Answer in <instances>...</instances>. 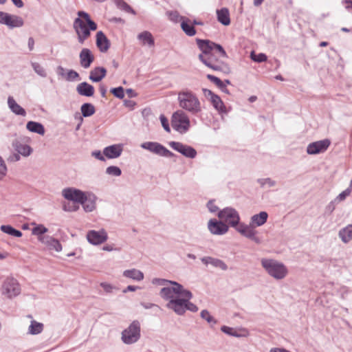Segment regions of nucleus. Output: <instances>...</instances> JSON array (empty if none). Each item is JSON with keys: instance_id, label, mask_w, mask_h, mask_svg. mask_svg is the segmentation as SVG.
I'll list each match as a JSON object with an SVG mask.
<instances>
[{"instance_id": "a211bd4d", "label": "nucleus", "mask_w": 352, "mask_h": 352, "mask_svg": "<svg viewBox=\"0 0 352 352\" xmlns=\"http://www.w3.org/2000/svg\"><path fill=\"white\" fill-rule=\"evenodd\" d=\"M123 146L120 144H112L103 149V155L108 159L119 157L122 153Z\"/></svg>"}, {"instance_id": "58836bf2", "label": "nucleus", "mask_w": 352, "mask_h": 352, "mask_svg": "<svg viewBox=\"0 0 352 352\" xmlns=\"http://www.w3.org/2000/svg\"><path fill=\"white\" fill-rule=\"evenodd\" d=\"M0 230L3 233L15 237H21L23 235L21 231L14 228L13 226L10 225H2L0 227Z\"/></svg>"}, {"instance_id": "2eb2a0df", "label": "nucleus", "mask_w": 352, "mask_h": 352, "mask_svg": "<svg viewBox=\"0 0 352 352\" xmlns=\"http://www.w3.org/2000/svg\"><path fill=\"white\" fill-rule=\"evenodd\" d=\"M330 144L331 141L329 139L311 142L309 144L307 147V153L309 155H316L324 153L327 150Z\"/></svg>"}, {"instance_id": "3c124183", "label": "nucleus", "mask_w": 352, "mask_h": 352, "mask_svg": "<svg viewBox=\"0 0 352 352\" xmlns=\"http://www.w3.org/2000/svg\"><path fill=\"white\" fill-rule=\"evenodd\" d=\"M65 79L67 81H74L76 80H79V74L73 69H69L65 76Z\"/></svg>"}, {"instance_id": "c9c22d12", "label": "nucleus", "mask_w": 352, "mask_h": 352, "mask_svg": "<svg viewBox=\"0 0 352 352\" xmlns=\"http://www.w3.org/2000/svg\"><path fill=\"white\" fill-rule=\"evenodd\" d=\"M123 276L126 278H129L137 281H140L144 279L143 272L134 268L124 270L123 272Z\"/></svg>"}, {"instance_id": "f03ea898", "label": "nucleus", "mask_w": 352, "mask_h": 352, "mask_svg": "<svg viewBox=\"0 0 352 352\" xmlns=\"http://www.w3.org/2000/svg\"><path fill=\"white\" fill-rule=\"evenodd\" d=\"M192 298V292L190 290L185 291L182 298L178 297L170 303H167L166 307L179 316L184 315L186 310L197 312V306L190 301Z\"/></svg>"}, {"instance_id": "c03bdc74", "label": "nucleus", "mask_w": 352, "mask_h": 352, "mask_svg": "<svg viewBox=\"0 0 352 352\" xmlns=\"http://www.w3.org/2000/svg\"><path fill=\"white\" fill-rule=\"evenodd\" d=\"M106 173L109 175L119 177L122 174V170L117 166H109L106 168Z\"/></svg>"}, {"instance_id": "f704fd0d", "label": "nucleus", "mask_w": 352, "mask_h": 352, "mask_svg": "<svg viewBox=\"0 0 352 352\" xmlns=\"http://www.w3.org/2000/svg\"><path fill=\"white\" fill-rule=\"evenodd\" d=\"M26 129L34 133H37L38 135H44L45 133V128L44 126L38 122L35 121H29L26 124Z\"/></svg>"}, {"instance_id": "864d4df0", "label": "nucleus", "mask_w": 352, "mask_h": 352, "mask_svg": "<svg viewBox=\"0 0 352 352\" xmlns=\"http://www.w3.org/2000/svg\"><path fill=\"white\" fill-rule=\"evenodd\" d=\"M257 182L261 186V187H263L265 185H268L270 187H272L276 185V182L269 177L258 179Z\"/></svg>"}, {"instance_id": "6ab92c4d", "label": "nucleus", "mask_w": 352, "mask_h": 352, "mask_svg": "<svg viewBox=\"0 0 352 352\" xmlns=\"http://www.w3.org/2000/svg\"><path fill=\"white\" fill-rule=\"evenodd\" d=\"M80 65L89 68L94 60V56L89 48H82L79 54Z\"/></svg>"}, {"instance_id": "4468645a", "label": "nucleus", "mask_w": 352, "mask_h": 352, "mask_svg": "<svg viewBox=\"0 0 352 352\" xmlns=\"http://www.w3.org/2000/svg\"><path fill=\"white\" fill-rule=\"evenodd\" d=\"M254 228L252 224L246 225L243 223H240L234 229L243 236L258 244L261 243V239L256 236V231L254 230Z\"/></svg>"}, {"instance_id": "0eeeda50", "label": "nucleus", "mask_w": 352, "mask_h": 352, "mask_svg": "<svg viewBox=\"0 0 352 352\" xmlns=\"http://www.w3.org/2000/svg\"><path fill=\"white\" fill-rule=\"evenodd\" d=\"M171 124L175 131L184 134L188 131L190 122L186 113L182 110H177L172 116Z\"/></svg>"}, {"instance_id": "0e129e2a", "label": "nucleus", "mask_w": 352, "mask_h": 352, "mask_svg": "<svg viewBox=\"0 0 352 352\" xmlns=\"http://www.w3.org/2000/svg\"><path fill=\"white\" fill-rule=\"evenodd\" d=\"M91 155L98 159L100 161L104 162L105 161L104 155L103 153H102L100 151H94L91 153Z\"/></svg>"}, {"instance_id": "7ed1b4c3", "label": "nucleus", "mask_w": 352, "mask_h": 352, "mask_svg": "<svg viewBox=\"0 0 352 352\" xmlns=\"http://www.w3.org/2000/svg\"><path fill=\"white\" fill-rule=\"evenodd\" d=\"M177 100L179 107L192 115H197L201 111L199 98L190 91L179 92Z\"/></svg>"}, {"instance_id": "5701e85b", "label": "nucleus", "mask_w": 352, "mask_h": 352, "mask_svg": "<svg viewBox=\"0 0 352 352\" xmlns=\"http://www.w3.org/2000/svg\"><path fill=\"white\" fill-rule=\"evenodd\" d=\"M107 75V69L104 67H96L89 73V79L93 82H100Z\"/></svg>"}, {"instance_id": "4be33fe9", "label": "nucleus", "mask_w": 352, "mask_h": 352, "mask_svg": "<svg viewBox=\"0 0 352 352\" xmlns=\"http://www.w3.org/2000/svg\"><path fill=\"white\" fill-rule=\"evenodd\" d=\"M76 91L82 96L92 97L94 95L95 89L92 85L82 82L77 85Z\"/></svg>"}, {"instance_id": "b1692460", "label": "nucleus", "mask_w": 352, "mask_h": 352, "mask_svg": "<svg viewBox=\"0 0 352 352\" xmlns=\"http://www.w3.org/2000/svg\"><path fill=\"white\" fill-rule=\"evenodd\" d=\"M201 261L206 265L210 264L213 267L220 268L222 270H228V265L223 261L221 259L214 258L212 256H204L201 258Z\"/></svg>"}, {"instance_id": "a18cd8bd", "label": "nucleus", "mask_w": 352, "mask_h": 352, "mask_svg": "<svg viewBox=\"0 0 352 352\" xmlns=\"http://www.w3.org/2000/svg\"><path fill=\"white\" fill-rule=\"evenodd\" d=\"M32 67L34 71L38 76H40L41 77H46L47 76V73H46L45 69L39 63H32Z\"/></svg>"}, {"instance_id": "4c0bfd02", "label": "nucleus", "mask_w": 352, "mask_h": 352, "mask_svg": "<svg viewBox=\"0 0 352 352\" xmlns=\"http://www.w3.org/2000/svg\"><path fill=\"white\" fill-rule=\"evenodd\" d=\"M82 116L85 118L93 116L96 112L94 105L90 102L83 103L80 107Z\"/></svg>"}, {"instance_id": "338daca9", "label": "nucleus", "mask_w": 352, "mask_h": 352, "mask_svg": "<svg viewBox=\"0 0 352 352\" xmlns=\"http://www.w3.org/2000/svg\"><path fill=\"white\" fill-rule=\"evenodd\" d=\"M202 91H203V93H204V96L206 98H213V96H216L217 95L216 94L212 92L211 90L208 89L206 88L202 89Z\"/></svg>"}, {"instance_id": "ddd939ff", "label": "nucleus", "mask_w": 352, "mask_h": 352, "mask_svg": "<svg viewBox=\"0 0 352 352\" xmlns=\"http://www.w3.org/2000/svg\"><path fill=\"white\" fill-rule=\"evenodd\" d=\"M63 197L74 203L82 204L85 200V192L75 188H66L62 191Z\"/></svg>"}, {"instance_id": "cd10ccee", "label": "nucleus", "mask_w": 352, "mask_h": 352, "mask_svg": "<svg viewBox=\"0 0 352 352\" xmlns=\"http://www.w3.org/2000/svg\"><path fill=\"white\" fill-rule=\"evenodd\" d=\"M39 240L46 244L50 250H54L56 252L62 250V245L58 240L49 236H45L42 238L39 237Z\"/></svg>"}, {"instance_id": "dca6fc26", "label": "nucleus", "mask_w": 352, "mask_h": 352, "mask_svg": "<svg viewBox=\"0 0 352 352\" xmlns=\"http://www.w3.org/2000/svg\"><path fill=\"white\" fill-rule=\"evenodd\" d=\"M87 239L89 243L97 245L105 242L108 239V236L104 229H101L99 231L91 230L87 232Z\"/></svg>"}, {"instance_id": "473e14b6", "label": "nucleus", "mask_w": 352, "mask_h": 352, "mask_svg": "<svg viewBox=\"0 0 352 352\" xmlns=\"http://www.w3.org/2000/svg\"><path fill=\"white\" fill-rule=\"evenodd\" d=\"M217 16L218 21L222 25L227 26L230 24V13L227 8L217 10Z\"/></svg>"}, {"instance_id": "9b49d317", "label": "nucleus", "mask_w": 352, "mask_h": 352, "mask_svg": "<svg viewBox=\"0 0 352 352\" xmlns=\"http://www.w3.org/2000/svg\"><path fill=\"white\" fill-rule=\"evenodd\" d=\"M168 145L173 150L187 158L194 159L197 155V152L195 148L190 145L184 144L180 142L171 141L168 142Z\"/></svg>"}, {"instance_id": "bb28decb", "label": "nucleus", "mask_w": 352, "mask_h": 352, "mask_svg": "<svg viewBox=\"0 0 352 352\" xmlns=\"http://www.w3.org/2000/svg\"><path fill=\"white\" fill-rule=\"evenodd\" d=\"M86 200L81 204L85 212H92L96 208L97 197L92 192L85 193Z\"/></svg>"}, {"instance_id": "69168bd1", "label": "nucleus", "mask_w": 352, "mask_h": 352, "mask_svg": "<svg viewBox=\"0 0 352 352\" xmlns=\"http://www.w3.org/2000/svg\"><path fill=\"white\" fill-rule=\"evenodd\" d=\"M124 105L126 107H128L131 109H133L134 107L136 105V102L131 100H124Z\"/></svg>"}, {"instance_id": "f257e3e1", "label": "nucleus", "mask_w": 352, "mask_h": 352, "mask_svg": "<svg viewBox=\"0 0 352 352\" xmlns=\"http://www.w3.org/2000/svg\"><path fill=\"white\" fill-rule=\"evenodd\" d=\"M77 15L78 17L73 23V28L77 35L78 43L84 44L85 41L90 37L91 32L97 30L98 25L86 12L80 10L77 12Z\"/></svg>"}, {"instance_id": "4d7b16f0", "label": "nucleus", "mask_w": 352, "mask_h": 352, "mask_svg": "<svg viewBox=\"0 0 352 352\" xmlns=\"http://www.w3.org/2000/svg\"><path fill=\"white\" fill-rule=\"evenodd\" d=\"M6 173L7 166L2 157L0 156V180H1L6 176Z\"/></svg>"}, {"instance_id": "774afa93", "label": "nucleus", "mask_w": 352, "mask_h": 352, "mask_svg": "<svg viewBox=\"0 0 352 352\" xmlns=\"http://www.w3.org/2000/svg\"><path fill=\"white\" fill-rule=\"evenodd\" d=\"M21 159L20 154L19 153H14L12 155H10L8 158V161L10 162H18Z\"/></svg>"}, {"instance_id": "e433bc0d", "label": "nucleus", "mask_w": 352, "mask_h": 352, "mask_svg": "<svg viewBox=\"0 0 352 352\" xmlns=\"http://www.w3.org/2000/svg\"><path fill=\"white\" fill-rule=\"evenodd\" d=\"M138 38L140 40L144 45L147 44L148 46L155 45L154 38L151 33L148 31H144L138 35Z\"/></svg>"}, {"instance_id": "49530a36", "label": "nucleus", "mask_w": 352, "mask_h": 352, "mask_svg": "<svg viewBox=\"0 0 352 352\" xmlns=\"http://www.w3.org/2000/svg\"><path fill=\"white\" fill-rule=\"evenodd\" d=\"M110 92L117 98L122 99L124 97V90L122 86L111 88Z\"/></svg>"}, {"instance_id": "39448f33", "label": "nucleus", "mask_w": 352, "mask_h": 352, "mask_svg": "<svg viewBox=\"0 0 352 352\" xmlns=\"http://www.w3.org/2000/svg\"><path fill=\"white\" fill-rule=\"evenodd\" d=\"M171 286H165L161 289L160 295L165 300H168L170 303L172 300L177 299L178 297L182 298L185 291L188 289H184V286L176 282H170Z\"/></svg>"}, {"instance_id": "de8ad7c7", "label": "nucleus", "mask_w": 352, "mask_h": 352, "mask_svg": "<svg viewBox=\"0 0 352 352\" xmlns=\"http://www.w3.org/2000/svg\"><path fill=\"white\" fill-rule=\"evenodd\" d=\"M251 59L256 63H263L265 62L267 57L264 53L255 54L254 52H251L250 54Z\"/></svg>"}, {"instance_id": "e2e57ef3", "label": "nucleus", "mask_w": 352, "mask_h": 352, "mask_svg": "<svg viewBox=\"0 0 352 352\" xmlns=\"http://www.w3.org/2000/svg\"><path fill=\"white\" fill-rule=\"evenodd\" d=\"M63 210H65L66 212H74L79 209V206L74 204H64L63 206Z\"/></svg>"}, {"instance_id": "603ef678", "label": "nucleus", "mask_w": 352, "mask_h": 352, "mask_svg": "<svg viewBox=\"0 0 352 352\" xmlns=\"http://www.w3.org/2000/svg\"><path fill=\"white\" fill-rule=\"evenodd\" d=\"M213 50L217 52L221 57L228 58V54L221 45L214 42Z\"/></svg>"}, {"instance_id": "052dcab7", "label": "nucleus", "mask_w": 352, "mask_h": 352, "mask_svg": "<svg viewBox=\"0 0 352 352\" xmlns=\"http://www.w3.org/2000/svg\"><path fill=\"white\" fill-rule=\"evenodd\" d=\"M206 78L210 80L212 82H213L214 84H215L218 87L219 86L221 85V84L223 83V81L218 77L214 76V75H212V74H207L206 76Z\"/></svg>"}, {"instance_id": "09e8293b", "label": "nucleus", "mask_w": 352, "mask_h": 352, "mask_svg": "<svg viewBox=\"0 0 352 352\" xmlns=\"http://www.w3.org/2000/svg\"><path fill=\"white\" fill-rule=\"evenodd\" d=\"M47 228L43 224H38L32 229V234L38 236L43 235L47 232Z\"/></svg>"}, {"instance_id": "c85d7f7f", "label": "nucleus", "mask_w": 352, "mask_h": 352, "mask_svg": "<svg viewBox=\"0 0 352 352\" xmlns=\"http://www.w3.org/2000/svg\"><path fill=\"white\" fill-rule=\"evenodd\" d=\"M208 56L206 57L203 55V54H199V60L204 64L206 67L212 69L214 71H221L222 67L217 65L214 63V57L212 54L207 55Z\"/></svg>"}, {"instance_id": "20e7f679", "label": "nucleus", "mask_w": 352, "mask_h": 352, "mask_svg": "<svg viewBox=\"0 0 352 352\" xmlns=\"http://www.w3.org/2000/svg\"><path fill=\"white\" fill-rule=\"evenodd\" d=\"M261 265L267 274L275 279L284 278L287 274L286 266L274 259L262 258Z\"/></svg>"}, {"instance_id": "8fccbe9b", "label": "nucleus", "mask_w": 352, "mask_h": 352, "mask_svg": "<svg viewBox=\"0 0 352 352\" xmlns=\"http://www.w3.org/2000/svg\"><path fill=\"white\" fill-rule=\"evenodd\" d=\"M352 188H351V184H349V187L340 192L334 199L337 201H341L344 200L346 197H348L351 192Z\"/></svg>"}, {"instance_id": "6e6552de", "label": "nucleus", "mask_w": 352, "mask_h": 352, "mask_svg": "<svg viewBox=\"0 0 352 352\" xmlns=\"http://www.w3.org/2000/svg\"><path fill=\"white\" fill-rule=\"evenodd\" d=\"M1 294L8 298H12L19 296L21 293V286L18 280L12 277H6L1 285Z\"/></svg>"}, {"instance_id": "5fc2aeb1", "label": "nucleus", "mask_w": 352, "mask_h": 352, "mask_svg": "<svg viewBox=\"0 0 352 352\" xmlns=\"http://www.w3.org/2000/svg\"><path fill=\"white\" fill-rule=\"evenodd\" d=\"M100 285L107 294H111L114 289H118L115 286L106 282L100 283Z\"/></svg>"}, {"instance_id": "680f3d73", "label": "nucleus", "mask_w": 352, "mask_h": 352, "mask_svg": "<svg viewBox=\"0 0 352 352\" xmlns=\"http://www.w3.org/2000/svg\"><path fill=\"white\" fill-rule=\"evenodd\" d=\"M338 202L335 199L332 200L330 203H329V204L325 208V213L331 214L334 211L336 208V204Z\"/></svg>"}, {"instance_id": "79ce46f5", "label": "nucleus", "mask_w": 352, "mask_h": 352, "mask_svg": "<svg viewBox=\"0 0 352 352\" xmlns=\"http://www.w3.org/2000/svg\"><path fill=\"white\" fill-rule=\"evenodd\" d=\"M221 331L227 335H229V336H233V337H236V338H241V337L246 336V333H244V334L239 333L238 330H236L232 327L226 326V325H223L221 327Z\"/></svg>"}, {"instance_id": "f3484780", "label": "nucleus", "mask_w": 352, "mask_h": 352, "mask_svg": "<svg viewBox=\"0 0 352 352\" xmlns=\"http://www.w3.org/2000/svg\"><path fill=\"white\" fill-rule=\"evenodd\" d=\"M208 229L212 234L222 235L228 231L229 226L222 221L211 219L208 223Z\"/></svg>"}, {"instance_id": "ea45409f", "label": "nucleus", "mask_w": 352, "mask_h": 352, "mask_svg": "<svg viewBox=\"0 0 352 352\" xmlns=\"http://www.w3.org/2000/svg\"><path fill=\"white\" fill-rule=\"evenodd\" d=\"M117 8L120 10L126 12L131 13L133 15L136 14V12L124 0H113Z\"/></svg>"}, {"instance_id": "a19ab883", "label": "nucleus", "mask_w": 352, "mask_h": 352, "mask_svg": "<svg viewBox=\"0 0 352 352\" xmlns=\"http://www.w3.org/2000/svg\"><path fill=\"white\" fill-rule=\"evenodd\" d=\"M43 329V323L32 320L29 326L28 333L31 335H37L41 333Z\"/></svg>"}, {"instance_id": "37998d69", "label": "nucleus", "mask_w": 352, "mask_h": 352, "mask_svg": "<svg viewBox=\"0 0 352 352\" xmlns=\"http://www.w3.org/2000/svg\"><path fill=\"white\" fill-rule=\"evenodd\" d=\"M201 317L206 320L212 326L217 324V321L213 316L210 315L209 311L206 309H204L201 311Z\"/></svg>"}, {"instance_id": "1a4fd4ad", "label": "nucleus", "mask_w": 352, "mask_h": 352, "mask_svg": "<svg viewBox=\"0 0 352 352\" xmlns=\"http://www.w3.org/2000/svg\"><path fill=\"white\" fill-rule=\"evenodd\" d=\"M217 217L234 228L240 223L239 214L236 209L232 207H226L220 210L217 213Z\"/></svg>"}, {"instance_id": "423d86ee", "label": "nucleus", "mask_w": 352, "mask_h": 352, "mask_svg": "<svg viewBox=\"0 0 352 352\" xmlns=\"http://www.w3.org/2000/svg\"><path fill=\"white\" fill-rule=\"evenodd\" d=\"M141 337V326L138 320H133L129 326L122 331L121 340L125 344L136 343Z\"/></svg>"}, {"instance_id": "aec40b11", "label": "nucleus", "mask_w": 352, "mask_h": 352, "mask_svg": "<svg viewBox=\"0 0 352 352\" xmlns=\"http://www.w3.org/2000/svg\"><path fill=\"white\" fill-rule=\"evenodd\" d=\"M96 46L100 52L104 53L108 51L110 48L111 43L107 36L102 31H99L96 33Z\"/></svg>"}, {"instance_id": "393cba45", "label": "nucleus", "mask_w": 352, "mask_h": 352, "mask_svg": "<svg viewBox=\"0 0 352 352\" xmlns=\"http://www.w3.org/2000/svg\"><path fill=\"white\" fill-rule=\"evenodd\" d=\"M12 147L20 155L28 157L32 153V148L30 146L22 144L19 140H14L12 143Z\"/></svg>"}, {"instance_id": "2f4dec72", "label": "nucleus", "mask_w": 352, "mask_h": 352, "mask_svg": "<svg viewBox=\"0 0 352 352\" xmlns=\"http://www.w3.org/2000/svg\"><path fill=\"white\" fill-rule=\"evenodd\" d=\"M338 236L344 243H348L352 240V224L341 228L338 232Z\"/></svg>"}, {"instance_id": "13d9d810", "label": "nucleus", "mask_w": 352, "mask_h": 352, "mask_svg": "<svg viewBox=\"0 0 352 352\" xmlns=\"http://www.w3.org/2000/svg\"><path fill=\"white\" fill-rule=\"evenodd\" d=\"M207 208L211 213L219 212V207L214 204V200H209L206 204Z\"/></svg>"}, {"instance_id": "412c9836", "label": "nucleus", "mask_w": 352, "mask_h": 352, "mask_svg": "<svg viewBox=\"0 0 352 352\" xmlns=\"http://www.w3.org/2000/svg\"><path fill=\"white\" fill-rule=\"evenodd\" d=\"M196 43L198 48L201 51L203 55H210L213 50L214 42L208 39L196 38Z\"/></svg>"}, {"instance_id": "c756f323", "label": "nucleus", "mask_w": 352, "mask_h": 352, "mask_svg": "<svg viewBox=\"0 0 352 352\" xmlns=\"http://www.w3.org/2000/svg\"><path fill=\"white\" fill-rule=\"evenodd\" d=\"M268 214L265 211H261L258 214H254L250 219V224L254 227H259L264 225L267 220Z\"/></svg>"}, {"instance_id": "bf43d9fd", "label": "nucleus", "mask_w": 352, "mask_h": 352, "mask_svg": "<svg viewBox=\"0 0 352 352\" xmlns=\"http://www.w3.org/2000/svg\"><path fill=\"white\" fill-rule=\"evenodd\" d=\"M173 280H170L164 278H155L152 280V283L154 285H167L170 284V282H173Z\"/></svg>"}, {"instance_id": "a878e982", "label": "nucleus", "mask_w": 352, "mask_h": 352, "mask_svg": "<svg viewBox=\"0 0 352 352\" xmlns=\"http://www.w3.org/2000/svg\"><path fill=\"white\" fill-rule=\"evenodd\" d=\"M8 105L10 111L17 116H25L26 111L24 108L20 106L12 96H8Z\"/></svg>"}, {"instance_id": "6e6d98bb", "label": "nucleus", "mask_w": 352, "mask_h": 352, "mask_svg": "<svg viewBox=\"0 0 352 352\" xmlns=\"http://www.w3.org/2000/svg\"><path fill=\"white\" fill-rule=\"evenodd\" d=\"M160 122H161V124H162V127L164 128V129L169 133L170 131V126H169V122H168V120L166 118V117L162 114L160 115Z\"/></svg>"}, {"instance_id": "7c9ffc66", "label": "nucleus", "mask_w": 352, "mask_h": 352, "mask_svg": "<svg viewBox=\"0 0 352 352\" xmlns=\"http://www.w3.org/2000/svg\"><path fill=\"white\" fill-rule=\"evenodd\" d=\"M209 100L211 102L213 107L220 114H227L228 113V111L227 110L223 102L217 94L216 96H213V98H209Z\"/></svg>"}, {"instance_id": "9d476101", "label": "nucleus", "mask_w": 352, "mask_h": 352, "mask_svg": "<svg viewBox=\"0 0 352 352\" xmlns=\"http://www.w3.org/2000/svg\"><path fill=\"white\" fill-rule=\"evenodd\" d=\"M140 146L145 150H147L155 155L165 157H175V154L169 151L162 144L157 142H143Z\"/></svg>"}, {"instance_id": "72a5a7b5", "label": "nucleus", "mask_w": 352, "mask_h": 352, "mask_svg": "<svg viewBox=\"0 0 352 352\" xmlns=\"http://www.w3.org/2000/svg\"><path fill=\"white\" fill-rule=\"evenodd\" d=\"M181 28L187 36H192L196 34V30L195 27L190 23V21L186 17L182 18V21L181 22Z\"/></svg>"}, {"instance_id": "f8f14e48", "label": "nucleus", "mask_w": 352, "mask_h": 352, "mask_svg": "<svg viewBox=\"0 0 352 352\" xmlns=\"http://www.w3.org/2000/svg\"><path fill=\"white\" fill-rule=\"evenodd\" d=\"M0 24L6 25L9 28H21L23 25V19L17 15L0 11Z\"/></svg>"}]
</instances>
